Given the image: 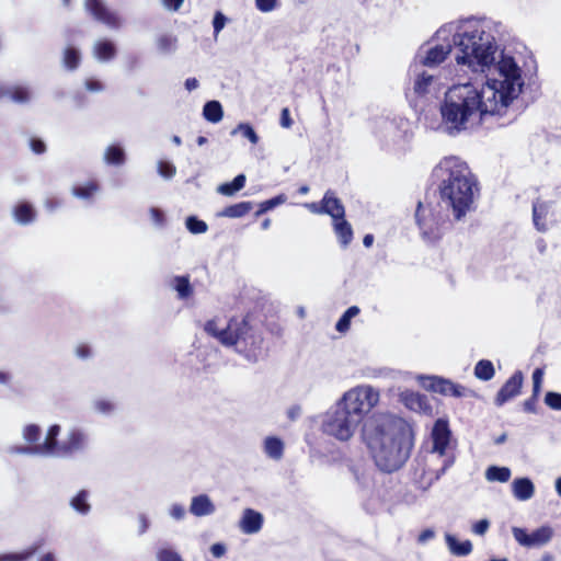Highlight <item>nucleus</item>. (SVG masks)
Masks as SVG:
<instances>
[{
    "instance_id": "obj_1",
    "label": "nucleus",
    "mask_w": 561,
    "mask_h": 561,
    "mask_svg": "<svg viewBox=\"0 0 561 561\" xmlns=\"http://www.w3.org/2000/svg\"><path fill=\"white\" fill-rule=\"evenodd\" d=\"M497 70L500 78L493 79L481 90L471 83L454 85L448 90L440 106V115L449 135L466 130L471 121L501 114L518 95L522 76L514 58L503 57L497 64Z\"/></svg>"
},
{
    "instance_id": "obj_2",
    "label": "nucleus",
    "mask_w": 561,
    "mask_h": 561,
    "mask_svg": "<svg viewBox=\"0 0 561 561\" xmlns=\"http://www.w3.org/2000/svg\"><path fill=\"white\" fill-rule=\"evenodd\" d=\"M362 438L376 466L388 473L399 470L413 448V436L404 421L386 413L373 414L364 421Z\"/></svg>"
},
{
    "instance_id": "obj_3",
    "label": "nucleus",
    "mask_w": 561,
    "mask_h": 561,
    "mask_svg": "<svg viewBox=\"0 0 561 561\" xmlns=\"http://www.w3.org/2000/svg\"><path fill=\"white\" fill-rule=\"evenodd\" d=\"M432 178L442 202L451 208L455 220H461L479 193L477 175L461 158L448 156L434 167Z\"/></svg>"
},
{
    "instance_id": "obj_4",
    "label": "nucleus",
    "mask_w": 561,
    "mask_h": 561,
    "mask_svg": "<svg viewBox=\"0 0 561 561\" xmlns=\"http://www.w3.org/2000/svg\"><path fill=\"white\" fill-rule=\"evenodd\" d=\"M379 402V392L370 386L356 387L344 393L332 411L327 412L322 431L329 436L346 442L357 426Z\"/></svg>"
},
{
    "instance_id": "obj_5",
    "label": "nucleus",
    "mask_w": 561,
    "mask_h": 561,
    "mask_svg": "<svg viewBox=\"0 0 561 561\" xmlns=\"http://www.w3.org/2000/svg\"><path fill=\"white\" fill-rule=\"evenodd\" d=\"M204 330L222 345L236 350L249 359H255L263 344L262 331L255 317L247 313L243 318H231L226 328L219 329L215 319L208 320Z\"/></svg>"
},
{
    "instance_id": "obj_6",
    "label": "nucleus",
    "mask_w": 561,
    "mask_h": 561,
    "mask_svg": "<svg viewBox=\"0 0 561 561\" xmlns=\"http://www.w3.org/2000/svg\"><path fill=\"white\" fill-rule=\"evenodd\" d=\"M454 45L458 49L456 61L459 65L481 67L494 62L496 46L493 36L480 27H473L454 36Z\"/></svg>"
},
{
    "instance_id": "obj_7",
    "label": "nucleus",
    "mask_w": 561,
    "mask_h": 561,
    "mask_svg": "<svg viewBox=\"0 0 561 561\" xmlns=\"http://www.w3.org/2000/svg\"><path fill=\"white\" fill-rule=\"evenodd\" d=\"M415 222L422 239L430 244L438 243L449 225V217L443 211L439 202L419 201L415 209Z\"/></svg>"
},
{
    "instance_id": "obj_8",
    "label": "nucleus",
    "mask_w": 561,
    "mask_h": 561,
    "mask_svg": "<svg viewBox=\"0 0 561 561\" xmlns=\"http://www.w3.org/2000/svg\"><path fill=\"white\" fill-rule=\"evenodd\" d=\"M423 387L427 391L435 392L444 397L463 398L474 394L473 391L467 389L465 386L440 376L425 377Z\"/></svg>"
},
{
    "instance_id": "obj_9",
    "label": "nucleus",
    "mask_w": 561,
    "mask_h": 561,
    "mask_svg": "<svg viewBox=\"0 0 561 561\" xmlns=\"http://www.w3.org/2000/svg\"><path fill=\"white\" fill-rule=\"evenodd\" d=\"M514 539L523 547L535 548L542 547L550 542L553 537V529L549 525H543L533 533L528 534L526 529L514 527L512 529Z\"/></svg>"
},
{
    "instance_id": "obj_10",
    "label": "nucleus",
    "mask_w": 561,
    "mask_h": 561,
    "mask_svg": "<svg viewBox=\"0 0 561 561\" xmlns=\"http://www.w3.org/2000/svg\"><path fill=\"white\" fill-rule=\"evenodd\" d=\"M84 8L94 20L108 28L118 30L122 26V19L117 12L111 10L102 0H85Z\"/></svg>"
},
{
    "instance_id": "obj_11",
    "label": "nucleus",
    "mask_w": 561,
    "mask_h": 561,
    "mask_svg": "<svg viewBox=\"0 0 561 561\" xmlns=\"http://www.w3.org/2000/svg\"><path fill=\"white\" fill-rule=\"evenodd\" d=\"M524 376L522 370H516L497 391L494 403L502 407L504 403L520 393Z\"/></svg>"
},
{
    "instance_id": "obj_12",
    "label": "nucleus",
    "mask_w": 561,
    "mask_h": 561,
    "mask_svg": "<svg viewBox=\"0 0 561 561\" xmlns=\"http://www.w3.org/2000/svg\"><path fill=\"white\" fill-rule=\"evenodd\" d=\"M85 435L82 431L73 428L68 433L67 438L60 443L56 456L70 457L81 451L85 446Z\"/></svg>"
},
{
    "instance_id": "obj_13",
    "label": "nucleus",
    "mask_w": 561,
    "mask_h": 561,
    "mask_svg": "<svg viewBox=\"0 0 561 561\" xmlns=\"http://www.w3.org/2000/svg\"><path fill=\"white\" fill-rule=\"evenodd\" d=\"M400 401L411 411L431 414L432 405L425 394L412 390L400 393Z\"/></svg>"
},
{
    "instance_id": "obj_14",
    "label": "nucleus",
    "mask_w": 561,
    "mask_h": 561,
    "mask_svg": "<svg viewBox=\"0 0 561 561\" xmlns=\"http://www.w3.org/2000/svg\"><path fill=\"white\" fill-rule=\"evenodd\" d=\"M433 449L444 455L450 439V431L445 420L438 419L432 431Z\"/></svg>"
},
{
    "instance_id": "obj_15",
    "label": "nucleus",
    "mask_w": 561,
    "mask_h": 561,
    "mask_svg": "<svg viewBox=\"0 0 561 561\" xmlns=\"http://www.w3.org/2000/svg\"><path fill=\"white\" fill-rule=\"evenodd\" d=\"M321 210L331 216L333 220L345 217V207L332 191L325 192L321 201Z\"/></svg>"
},
{
    "instance_id": "obj_16",
    "label": "nucleus",
    "mask_w": 561,
    "mask_h": 561,
    "mask_svg": "<svg viewBox=\"0 0 561 561\" xmlns=\"http://www.w3.org/2000/svg\"><path fill=\"white\" fill-rule=\"evenodd\" d=\"M263 526V516L261 513L245 508L240 520V528L244 534H255L261 530Z\"/></svg>"
},
{
    "instance_id": "obj_17",
    "label": "nucleus",
    "mask_w": 561,
    "mask_h": 561,
    "mask_svg": "<svg viewBox=\"0 0 561 561\" xmlns=\"http://www.w3.org/2000/svg\"><path fill=\"white\" fill-rule=\"evenodd\" d=\"M59 433H60V426L57 424L51 425L48 428V432H47L44 443L42 445L35 446L31 450L36 451V453L51 454V455L56 456L57 450L60 445V443H58V440H57Z\"/></svg>"
},
{
    "instance_id": "obj_18",
    "label": "nucleus",
    "mask_w": 561,
    "mask_h": 561,
    "mask_svg": "<svg viewBox=\"0 0 561 561\" xmlns=\"http://www.w3.org/2000/svg\"><path fill=\"white\" fill-rule=\"evenodd\" d=\"M450 51H451L450 44L435 45L434 47H431L427 50L426 56L422 60V64L424 66H430V67L439 65L447 58V56L449 55Z\"/></svg>"
},
{
    "instance_id": "obj_19",
    "label": "nucleus",
    "mask_w": 561,
    "mask_h": 561,
    "mask_svg": "<svg viewBox=\"0 0 561 561\" xmlns=\"http://www.w3.org/2000/svg\"><path fill=\"white\" fill-rule=\"evenodd\" d=\"M513 494L519 501L529 500L535 493V486L528 478H517L512 483Z\"/></svg>"
},
{
    "instance_id": "obj_20",
    "label": "nucleus",
    "mask_w": 561,
    "mask_h": 561,
    "mask_svg": "<svg viewBox=\"0 0 561 561\" xmlns=\"http://www.w3.org/2000/svg\"><path fill=\"white\" fill-rule=\"evenodd\" d=\"M190 511L195 516H206L215 512V505L207 495L202 494L193 497Z\"/></svg>"
},
{
    "instance_id": "obj_21",
    "label": "nucleus",
    "mask_w": 561,
    "mask_h": 561,
    "mask_svg": "<svg viewBox=\"0 0 561 561\" xmlns=\"http://www.w3.org/2000/svg\"><path fill=\"white\" fill-rule=\"evenodd\" d=\"M333 230L343 247H347L352 242L353 229L345 217L333 220Z\"/></svg>"
},
{
    "instance_id": "obj_22",
    "label": "nucleus",
    "mask_w": 561,
    "mask_h": 561,
    "mask_svg": "<svg viewBox=\"0 0 561 561\" xmlns=\"http://www.w3.org/2000/svg\"><path fill=\"white\" fill-rule=\"evenodd\" d=\"M253 209V203L250 201H242L232 205L226 206L218 215L226 218H241L248 215Z\"/></svg>"
},
{
    "instance_id": "obj_23",
    "label": "nucleus",
    "mask_w": 561,
    "mask_h": 561,
    "mask_svg": "<svg viewBox=\"0 0 561 561\" xmlns=\"http://www.w3.org/2000/svg\"><path fill=\"white\" fill-rule=\"evenodd\" d=\"M13 217L19 224L28 225L34 221L36 211L31 204L23 202L14 207Z\"/></svg>"
},
{
    "instance_id": "obj_24",
    "label": "nucleus",
    "mask_w": 561,
    "mask_h": 561,
    "mask_svg": "<svg viewBox=\"0 0 561 561\" xmlns=\"http://www.w3.org/2000/svg\"><path fill=\"white\" fill-rule=\"evenodd\" d=\"M100 191V184L96 180H90L84 184L75 185L72 194L81 199H91Z\"/></svg>"
},
{
    "instance_id": "obj_25",
    "label": "nucleus",
    "mask_w": 561,
    "mask_h": 561,
    "mask_svg": "<svg viewBox=\"0 0 561 561\" xmlns=\"http://www.w3.org/2000/svg\"><path fill=\"white\" fill-rule=\"evenodd\" d=\"M43 545L44 540H39L22 552L0 554V561H27L42 548Z\"/></svg>"
},
{
    "instance_id": "obj_26",
    "label": "nucleus",
    "mask_w": 561,
    "mask_h": 561,
    "mask_svg": "<svg viewBox=\"0 0 561 561\" xmlns=\"http://www.w3.org/2000/svg\"><path fill=\"white\" fill-rule=\"evenodd\" d=\"M247 178L244 174H238L231 182L222 183L218 186L217 192L224 196H233L245 185Z\"/></svg>"
},
{
    "instance_id": "obj_27",
    "label": "nucleus",
    "mask_w": 561,
    "mask_h": 561,
    "mask_svg": "<svg viewBox=\"0 0 561 561\" xmlns=\"http://www.w3.org/2000/svg\"><path fill=\"white\" fill-rule=\"evenodd\" d=\"M264 451L270 458L278 460L284 454V443L278 437L268 436L264 440Z\"/></svg>"
},
{
    "instance_id": "obj_28",
    "label": "nucleus",
    "mask_w": 561,
    "mask_h": 561,
    "mask_svg": "<svg viewBox=\"0 0 561 561\" xmlns=\"http://www.w3.org/2000/svg\"><path fill=\"white\" fill-rule=\"evenodd\" d=\"M116 55L115 45L107 41H99L94 46V56L102 61L111 60Z\"/></svg>"
},
{
    "instance_id": "obj_29",
    "label": "nucleus",
    "mask_w": 561,
    "mask_h": 561,
    "mask_svg": "<svg viewBox=\"0 0 561 561\" xmlns=\"http://www.w3.org/2000/svg\"><path fill=\"white\" fill-rule=\"evenodd\" d=\"M203 115L209 123L216 124L222 119L224 111L220 102L208 101L203 107Z\"/></svg>"
},
{
    "instance_id": "obj_30",
    "label": "nucleus",
    "mask_w": 561,
    "mask_h": 561,
    "mask_svg": "<svg viewBox=\"0 0 561 561\" xmlns=\"http://www.w3.org/2000/svg\"><path fill=\"white\" fill-rule=\"evenodd\" d=\"M104 160L111 165H122L126 161L124 149L118 145H111L104 152Z\"/></svg>"
},
{
    "instance_id": "obj_31",
    "label": "nucleus",
    "mask_w": 561,
    "mask_h": 561,
    "mask_svg": "<svg viewBox=\"0 0 561 561\" xmlns=\"http://www.w3.org/2000/svg\"><path fill=\"white\" fill-rule=\"evenodd\" d=\"M495 375L493 363L489 359H480L474 366V376L483 381L491 380Z\"/></svg>"
},
{
    "instance_id": "obj_32",
    "label": "nucleus",
    "mask_w": 561,
    "mask_h": 561,
    "mask_svg": "<svg viewBox=\"0 0 561 561\" xmlns=\"http://www.w3.org/2000/svg\"><path fill=\"white\" fill-rule=\"evenodd\" d=\"M173 287L178 293L179 298L187 299L192 297L194 290L190 283L188 275L185 276H175L173 279Z\"/></svg>"
},
{
    "instance_id": "obj_33",
    "label": "nucleus",
    "mask_w": 561,
    "mask_h": 561,
    "mask_svg": "<svg viewBox=\"0 0 561 561\" xmlns=\"http://www.w3.org/2000/svg\"><path fill=\"white\" fill-rule=\"evenodd\" d=\"M446 539L450 551L456 556H467L472 551V543L470 540L458 541L450 535H448Z\"/></svg>"
},
{
    "instance_id": "obj_34",
    "label": "nucleus",
    "mask_w": 561,
    "mask_h": 561,
    "mask_svg": "<svg viewBox=\"0 0 561 561\" xmlns=\"http://www.w3.org/2000/svg\"><path fill=\"white\" fill-rule=\"evenodd\" d=\"M360 312L359 308L357 306L350 307L339 319V321L335 324V329L340 333H345L350 330L351 327V320L358 316Z\"/></svg>"
},
{
    "instance_id": "obj_35",
    "label": "nucleus",
    "mask_w": 561,
    "mask_h": 561,
    "mask_svg": "<svg viewBox=\"0 0 561 561\" xmlns=\"http://www.w3.org/2000/svg\"><path fill=\"white\" fill-rule=\"evenodd\" d=\"M485 477L489 481L507 482L511 478V470L507 467L491 466L486 469Z\"/></svg>"
},
{
    "instance_id": "obj_36",
    "label": "nucleus",
    "mask_w": 561,
    "mask_h": 561,
    "mask_svg": "<svg viewBox=\"0 0 561 561\" xmlns=\"http://www.w3.org/2000/svg\"><path fill=\"white\" fill-rule=\"evenodd\" d=\"M62 64L68 70H76L80 65V53L75 47H67L64 50Z\"/></svg>"
},
{
    "instance_id": "obj_37",
    "label": "nucleus",
    "mask_w": 561,
    "mask_h": 561,
    "mask_svg": "<svg viewBox=\"0 0 561 561\" xmlns=\"http://www.w3.org/2000/svg\"><path fill=\"white\" fill-rule=\"evenodd\" d=\"M72 508L80 514H87L90 511V504L88 503V492L81 490L72 497L70 502Z\"/></svg>"
},
{
    "instance_id": "obj_38",
    "label": "nucleus",
    "mask_w": 561,
    "mask_h": 561,
    "mask_svg": "<svg viewBox=\"0 0 561 561\" xmlns=\"http://www.w3.org/2000/svg\"><path fill=\"white\" fill-rule=\"evenodd\" d=\"M8 90V95L11 100H13L16 103H26L30 101L31 94L26 87L23 85H15Z\"/></svg>"
},
{
    "instance_id": "obj_39",
    "label": "nucleus",
    "mask_w": 561,
    "mask_h": 561,
    "mask_svg": "<svg viewBox=\"0 0 561 561\" xmlns=\"http://www.w3.org/2000/svg\"><path fill=\"white\" fill-rule=\"evenodd\" d=\"M433 77L425 71L420 73L414 81V92L419 95H423L428 92V88L432 84Z\"/></svg>"
},
{
    "instance_id": "obj_40",
    "label": "nucleus",
    "mask_w": 561,
    "mask_h": 561,
    "mask_svg": "<svg viewBox=\"0 0 561 561\" xmlns=\"http://www.w3.org/2000/svg\"><path fill=\"white\" fill-rule=\"evenodd\" d=\"M285 202L286 196L284 194H279L273 198L266 199L259 205V209L256 210L255 216H260Z\"/></svg>"
},
{
    "instance_id": "obj_41",
    "label": "nucleus",
    "mask_w": 561,
    "mask_h": 561,
    "mask_svg": "<svg viewBox=\"0 0 561 561\" xmlns=\"http://www.w3.org/2000/svg\"><path fill=\"white\" fill-rule=\"evenodd\" d=\"M186 228L190 232L194 234H199L206 232L208 226L204 220H201L195 216H190L186 219Z\"/></svg>"
},
{
    "instance_id": "obj_42",
    "label": "nucleus",
    "mask_w": 561,
    "mask_h": 561,
    "mask_svg": "<svg viewBox=\"0 0 561 561\" xmlns=\"http://www.w3.org/2000/svg\"><path fill=\"white\" fill-rule=\"evenodd\" d=\"M176 37L169 34L161 35L157 41L158 48L163 53H170L174 50L176 47Z\"/></svg>"
},
{
    "instance_id": "obj_43",
    "label": "nucleus",
    "mask_w": 561,
    "mask_h": 561,
    "mask_svg": "<svg viewBox=\"0 0 561 561\" xmlns=\"http://www.w3.org/2000/svg\"><path fill=\"white\" fill-rule=\"evenodd\" d=\"M23 437L28 443H36L41 437V428L36 424H28L23 431Z\"/></svg>"
},
{
    "instance_id": "obj_44",
    "label": "nucleus",
    "mask_w": 561,
    "mask_h": 561,
    "mask_svg": "<svg viewBox=\"0 0 561 561\" xmlns=\"http://www.w3.org/2000/svg\"><path fill=\"white\" fill-rule=\"evenodd\" d=\"M545 403L552 410L561 411V393L552 391L547 392Z\"/></svg>"
},
{
    "instance_id": "obj_45",
    "label": "nucleus",
    "mask_w": 561,
    "mask_h": 561,
    "mask_svg": "<svg viewBox=\"0 0 561 561\" xmlns=\"http://www.w3.org/2000/svg\"><path fill=\"white\" fill-rule=\"evenodd\" d=\"M542 379H543V369L536 368L533 373V392L535 394L540 393Z\"/></svg>"
},
{
    "instance_id": "obj_46",
    "label": "nucleus",
    "mask_w": 561,
    "mask_h": 561,
    "mask_svg": "<svg viewBox=\"0 0 561 561\" xmlns=\"http://www.w3.org/2000/svg\"><path fill=\"white\" fill-rule=\"evenodd\" d=\"M158 561H183L179 553L171 549H162L158 552Z\"/></svg>"
},
{
    "instance_id": "obj_47",
    "label": "nucleus",
    "mask_w": 561,
    "mask_h": 561,
    "mask_svg": "<svg viewBox=\"0 0 561 561\" xmlns=\"http://www.w3.org/2000/svg\"><path fill=\"white\" fill-rule=\"evenodd\" d=\"M239 128L242 130V135L248 138L252 144H257L259 136L255 130L248 124H240Z\"/></svg>"
},
{
    "instance_id": "obj_48",
    "label": "nucleus",
    "mask_w": 561,
    "mask_h": 561,
    "mask_svg": "<svg viewBox=\"0 0 561 561\" xmlns=\"http://www.w3.org/2000/svg\"><path fill=\"white\" fill-rule=\"evenodd\" d=\"M538 396L539 394H535L533 392L531 397L524 401L523 410L526 413H536L537 412Z\"/></svg>"
},
{
    "instance_id": "obj_49",
    "label": "nucleus",
    "mask_w": 561,
    "mask_h": 561,
    "mask_svg": "<svg viewBox=\"0 0 561 561\" xmlns=\"http://www.w3.org/2000/svg\"><path fill=\"white\" fill-rule=\"evenodd\" d=\"M255 5L261 12H271L277 7V0H255Z\"/></svg>"
},
{
    "instance_id": "obj_50",
    "label": "nucleus",
    "mask_w": 561,
    "mask_h": 561,
    "mask_svg": "<svg viewBox=\"0 0 561 561\" xmlns=\"http://www.w3.org/2000/svg\"><path fill=\"white\" fill-rule=\"evenodd\" d=\"M226 22L227 18L220 11H217L213 20L215 35H217L225 27Z\"/></svg>"
},
{
    "instance_id": "obj_51",
    "label": "nucleus",
    "mask_w": 561,
    "mask_h": 561,
    "mask_svg": "<svg viewBox=\"0 0 561 561\" xmlns=\"http://www.w3.org/2000/svg\"><path fill=\"white\" fill-rule=\"evenodd\" d=\"M150 216L153 222L158 226H163L165 222V215L164 213L156 207L150 208Z\"/></svg>"
},
{
    "instance_id": "obj_52",
    "label": "nucleus",
    "mask_w": 561,
    "mask_h": 561,
    "mask_svg": "<svg viewBox=\"0 0 561 561\" xmlns=\"http://www.w3.org/2000/svg\"><path fill=\"white\" fill-rule=\"evenodd\" d=\"M30 147L32 151L36 154H42L46 151V145L39 138H31Z\"/></svg>"
},
{
    "instance_id": "obj_53",
    "label": "nucleus",
    "mask_w": 561,
    "mask_h": 561,
    "mask_svg": "<svg viewBox=\"0 0 561 561\" xmlns=\"http://www.w3.org/2000/svg\"><path fill=\"white\" fill-rule=\"evenodd\" d=\"M159 172L165 178H171L175 174V167L169 162L162 161L159 163Z\"/></svg>"
},
{
    "instance_id": "obj_54",
    "label": "nucleus",
    "mask_w": 561,
    "mask_h": 561,
    "mask_svg": "<svg viewBox=\"0 0 561 561\" xmlns=\"http://www.w3.org/2000/svg\"><path fill=\"white\" fill-rule=\"evenodd\" d=\"M279 124L284 128H290L293 126L294 122L290 117V112L288 107H284L282 110Z\"/></svg>"
},
{
    "instance_id": "obj_55",
    "label": "nucleus",
    "mask_w": 561,
    "mask_h": 561,
    "mask_svg": "<svg viewBox=\"0 0 561 561\" xmlns=\"http://www.w3.org/2000/svg\"><path fill=\"white\" fill-rule=\"evenodd\" d=\"M490 526L488 519H480L473 525V531L478 535H484Z\"/></svg>"
},
{
    "instance_id": "obj_56",
    "label": "nucleus",
    "mask_w": 561,
    "mask_h": 561,
    "mask_svg": "<svg viewBox=\"0 0 561 561\" xmlns=\"http://www.w3.org/2000/svg\"><path fill=\"white\" fill-rule=\"evenodd\" d=\"M210 552L215 558H221L226 553V547L224 543L216 542L211 545Z\"/></svg>"
},
{
    "instance_id": "obj_57",
    "label": "nucleus",
    "mask_w": 561,
    "mask_h": 561,
    "mask_svg": "<svg viewBox=\"0 0 561 561\" xmlns=\"http://www.w3.org/2000/svg\"><path fill=\"white\" fill-rule=\"evenodd\" d=\"M95 408L103 413H108L113 410V404L107 400H98L95 402Z\"/></svg>"
},
{
    "instance_id": "obj_58",
    "label": "nucleus",
    "mask_w": 561,
    "mask_h": 561,
    "mask_svg": "<svg viewBox=\"0 0 561 561\" xmlns=\"http://www.w3.org/2000/svg\"><path fill=\"white\" fill-rule=\"evenodd\" d=\"M85 88L91 92H99L103 89V84L98 80L89 79L85 81Z\"/></svg>"
},
{
    "instance_id": "obj_59",
    "label": "nucleus",
    "mask_w": 561,
    "mask_h": 561,
    "mask_svg": "<svg viewBox=\"0 0 561 561\" xmlns=\"http://www.w3.org/2000/svg\"><path fill=\"white\" fill-rule=\"evenodd\" d=\"M184 0H163V4L173 11H178L183 4Z\"/></svg>"
},
{
    "instance_id": "obj_60",
    "label": "nucleus",
    "mask_w": 561,
    "mask_h": 561,
    "mask_svg": "<svg viewBox=\"0 0 561 561\" xmlns=\"http://www.w3.org/2000/svg\"><path fill=\"white\" fill-rule=\"evenodd\" d=\"M434 537V531L431 530V529H424L420 535H419V541L420 542H425L426 540L431 539Z\"/></svg>"
},
{
    "instance_id": "obj_61",
    "label": "nucleus",
    "mask_w": 561,
    "mask_h": 561,
    "mask_svg": "<svg viewBox=\"0 0 561 561\" xmlns=\"http://www.w3.org/2000/svg\"><path fill=\"white\" fill-rule=\"evenodd\" d=\"M77 355L81 358H87L90 355V348L87 345H80L77 348Z\"/></svg>"
},
{
    "instance_id": "obj_62",
    "label": "nucleus",
    "mask_w": 561,
    "mask_h": 561,
    "mask_svg": "<svg viewBox=\"0 0 561 561\" xmlns=\"http://www.w3.org/2000/svg\"><path fill=\"white\" fill-rule=\"evenodd\" d=\"M197 87H198V81L196 78H187L185 80V88L188 91H192V90L196 89Z\"/></svg>"
},
{
    "instance_id": "obj_63",
    "label": "nucleus",
    "mask_w": 561,
    "mask_h": 561,
    "mask_svg": "<svg viewBox=\"0 0 561 561\" xmlns=\"http://www.w3.org/2000/svg\"><path fill=\"white\" fill-rule=\"evenodd\" d=\"M45 205L48 209L54 210L61 205V202L55 198H49L46 201Z\"/></svg>"
},
{
    "instance_id": "obj_64",
    "label": "nucleus",
    "mask_w": 561,
    "mask_h": 561,
    "mask_svg": "<svg viewBox=\"0 0 561 561\" xmlns=\"http://www.w3.org/2000/svg\"><path fill=\"white\" fill-rule=\"evenodd\" d=\"M38 561H56V558L53 552H47Z\"/></svg>"
}]
</instances>
